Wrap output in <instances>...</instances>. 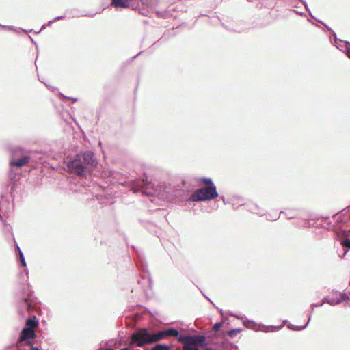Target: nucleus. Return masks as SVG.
Here are the masks:
<instances>
[{
	"label": "nucleus",
	"instance_id": "44",
	"mask_svg": "<svg viewBox=\"0 0 350 350\" xmlns=\"http://www.w3.org/2000/svg\"><path fill=\"white\" fill-rule=\"evenodd\" d=\"M20 149H21V148H19V147H16V148H14V149L12 150V151H13V152H15V151H16V150H19Z\"/></svg>",
	"mask_w": 350,
	"mask_h": 350
},
{
	"label": "nucleus",
	"instance_id": "35",
	"mask_svg": "<svg viewBox=\"0 0 350 350\" xmlns=\"http://www.w3.org/2000/svg\"><path fill=\"white\" fill-rule=\"evenodd\" d=\"M128 346L129 347H122L120 350H131V348L133 347H130L129 345H128Z\"/></svg>",
	"mask_w": 350,
	"mask_h": 350
},
{
	"label": "nucleus",
	"instance_id": "51",
	"mask_svg": "<svg viewBox=\"0 0 350 350\" xmlns=\"http://www.w3.org/2000/svg\"><path fill=\"white\" fill-rule=\"evenodd\" d=\"M122 344H123V342H122V340H120V342H118V345H122Z\"/></svg>",
	"mask_w": 350,
	"mask_h": 350
},
{
	"label": "nucleus",
	"instance_id": "53",
	"mask_svg": "<svg viewBox=\"0 0 350 350\" xmlns=\"http://www.w3.org/2000/svg\"><path fill=\"white\" fill-rule=\"evenodd\" d=\"M222 199H223V201L224 202L225 201V198L224 196H222Z\"/></svg>",
	"mask_w": 350,
	"mask_h": 350
},
{
	"label": "nucleus",
	"instance_id": "37",
	"mask_svg": "<svg viewBox=\"0 0 350 350\" xmlns=\"http://www.w3.org/2000/svg\"><path fill=\"white\" fill-rule=\"evenodd\" d=\"M202 294L211 303V304L215 306V304H213V301L208 296L205 295L204 293H202Z\"/></svg>",
	"mask_w": 350,
	"mask_h": 350
},
{
	"label": "nucleus",
	"instance_id": "17",
	"mask_svg": "<svg viewBox=\"0 0 350 350\" xmlns=\"http://www.w3.org/2000/svg\"><path fill=\"white\" fill-rule=\"evenodd\" d=\"M17 251L18 254V262L21 263V265L25 267H27V263L25 259V256L21 250V248L17 245Z\"/></svg>",
	"mask_w": 350,
	"mask_h": 350
},
{
	"label": "nucleus",
	"instance_id": "43",
	"mask_svg": "<svg viewBox=\"0 0 350 350\" xmlns=\"http://www.w3.org/2000/svg\"><path fill=\"white\" fill-rule=\"evenodd\" d=\"M53 22H54V21L51 20V21H49L46 23V25H49H49H51Z\"/></svg>",
	"mask_w": 350,
	"mask_h": 350
},
{
	"label": "nucleus",
	"instance_id": "52",
	"mask_svg": "<svg viewBox=\"0 0 350 350\" xmlns=\"http://www.w3.org/2000/svg\"><path fill=\"white\" fill-rule=\"evenodd\" d=\"M98 350H104V348H103V347H100V348L98 349Z\"/></svg>",
	"mask_w": 350,
	"mask_h": 350
},
{
	"label": "nucleus",
	"instance_id": "48",
	"mask_svg": "<svg viewBox=\"0 0 350 350\" xmlns=\"http://www.w3.org/2000/svg\"><path fill=\"white\" fill-rule=\"evenodd\" d=\"M141 54V53H139L137 55L133 57V59H135L137 56H139Z\"/></svg>",
	"mask_w": 350,
	"mask_h": 350
},
{
	"label": "nucleus",
	"instance_id": "14",
	"mask_svg": "<svg viewBox=\"0 0 350 350\" xmlns=\"http://www.w3.org/2000/svg\"><path fill=\"white\" fill-rule=\"evenodd\" d=\"M345 45H336V47L340 51L346 53L347 56L350 59V42L348 41L345 42Z\"/></svg>",
	"mask_w": 350,
	"mask_h": 350
},
{
	"label": "nucleus",
	"instance_id": "30",
	"mask_svg": "<svg viewBox=\"0 0 350 350\" xmlns=\"http://www.w3.org/2000/svg\"><path fill=\"white\" fill-rule=\"evenodd\" d=\"M294 12L299 16H306L305 14L301 11L294 10Z\"/></svg>",
	"mask_w": 350,
	"mask_h": 350
},
{
	"label": "nucleus",
	"instance_id": "25",
	"mask_svg": "<svg viewBox=\"0 0 350 350\" xmlns=\"http://www.w3.org/2000/svg\"><path fill=\"white\" fill-rule=\"evenodd\" d=\"M336 221L338 223H346L347 219L345 218L343 215H340L336 217Z\"/></svg>",
	"mask_w": 350,
	"mask_h": 350
},
{
	"label": "nucleus",
	"instance_id": "47",
	"mask_svg": "<svg viewBox=\"0 0 350 350\" xmlns=\"http://www.w3.org/2000/svg\"><path fill=\"white\" fill-rule=\"evenodd\" d=\"M219 312H220V314H221V316H224V310H223L222 309H220V310H219Z\"/></svg>",
	"mask_w": 350,
	"mask_h": 350
},
{
	"label": "nucleus",
	"instance_id": "42",
	"mask_svg": "<svg viewBox=\"0 0 350 350\" xmlns=\"http://www.w3.org/2000/svg\"><path fill=\"white\" fill-rule=\"evenodd\" d=\"M29 37L31 39L32 43L37 47V43L33 40L31 36H29Z\"/></svg>",
	"mask_w": 350,
	"mask_h": 350
},
{
	"label": "nucleus",
	"instance_id": "49",
	"mask_svg": "<svg viewBox=\"0 0 350 350\" xmlns=\"http://www.w3.org/2000/svg\"><path fill=\"white\" fill-rule=\"evenodd\" d=\"M188 350H199L198 348H188Z\"/></svg>",
	"mask_w": 350,
	"mask_h": 350
},
{
	"label": "nucleus",
	"instance_id": "32",
	"mask_svg": "<svg viewBox=\"0 0 350 350\" xmlns=\"http://www.w3.org/2000/svg\"><path fill=\"white\" fill-rule=\"evenodd\" d=\"M64 98H68V99H70V100H72L74 101H77V98H73V97H68V96H66L64 95H63Z\"/></svg>",
	"mask_w": 350,
	"mask_h": 350
},
{
	"label": "nucleus",
	"instance_id": "50",
	"mask_svg": "<svg viewBox=\"0 0 350 350\" xmlns=\"http://www.w3.org/2000/svg\"><path fill=\"white\" fill-rule=\"evenodd\" d=\"M204 350H213L211 347H206Z\"/></svg>",
	"mask_w": 350,
	"mask_h": 350
},
{
	"label": "nucleus",
	"instance_id": "29",
	"mask_svg": "<svg viewBox=\"0 0 350 350\" xmlns=\"http://www.w3.org/2000/svg\"><path fill=\"white\" fill-rule=\"evenodd\" d=\"M65 18V15L58 16L55 17L53 19V21H58V20H60V19H62V18Z\"/></svg>",
	"mask_w": 350,
	"mask_h": 350
},
{
	"label": "nucleus",
	"instance_id": "45",
	"mask_svg": "<svg viewBox=\"0 0 350 350\" xmlns=\"http://www.w3.org/2000/svg\"><path fill=\"white\" fill-rule=\"evenodd\" d=\"M105 350H113V348L111 346H109V347H106L105 349Z\"/></svg>",
	"mask_w": 350,
	"mask_h": 350
},
{
	"label": "nucleus",
	"instance_id": "10",
	"mask_svg": "<svg viewBox=\"0 0 350 350\" xmlns=\"http://www.w3.org/2000/svg\"><path fill=\"white\" fill-rule=\"evenodd\" d=\"M29 156L25 155L21 158L18 159L17 160H11L10 161V167H16L20 168L27 165L29 162Z\"/></svg>",
	"mask_w": 350,
	"mask_h": 350
},
{
	"label": "nucleus",
	"instance_id": "23",
	"mask_svg": "<svg viewBox=\"0 0 350 350\" xmlns=\"http://www.w3.org/2000/svg\"><path fill=\"white\" fill-rule=\"evenodd\" d=\"M333 35V38H334V42H332V37H330V40L332 42V43L336 46V45H338V42H342L343 41L342 40H340V39H338L337 38V36H336V33H335V31L333 30V31L331 32Z\"/></svg>",
	"mask_w": 350,
	"mask_h": 350
},
{
	"label": "nucleus",
	"instance_id": "16",
	"mask_svg": "<svg viewBox=\"0 0 350 350\" xmlns=\"http://www.w3.org/2000/svg\"><path fill=\"white\" fill-rule=\"evenodd\" d=\"M143 5L152 8L159 4V0H139Z\"/></svg>",
	"mask_w": 350,
	"mask_h": 350
},
{
	"label": "nucleus",
	"instance_id": "20",
	"mask_svg": "<svg viewBox=\"0 0 350 350\" xmlns=\"http://www.w3.org/2000/svg\"><path fill=\"white\" fill-rule=\"evenodd\" d=\"M200 182L206 184L204 187H216L211 178L204 177L200 179Z\"/></svg>",
	"mask_w": 350,
	"mask_h": 350
},
{
	"label": "nucleus",
	"instance_id": "2",
	"mask_svg": "<svg viewBox=\"0 0 350 350\" xmlns=\"http://www.w3.org/2000/svg\"><path fill=\"white\" fill-rule=\"evenodd\" d=\"M154 343L152 333L146 327L136 329L124 341L126 345L137 347H143Z\"/></svg>",
	"mask_w": 350,
	"mask_h": 350
},
{
	"label": "nucleus",
	"instance_id": "38",
	"mask_svg": "<svg viewBox=\"0 0 350 350\" xmlns=\"http://www.w3.org/2000/svg\"><path fill=\"white\" fill-rule=\"evenodd\" d=\"M202 294L211 303V304L215 306V304H213V301L208 296L205 295L204 293H202Z\"/></svg>",
	"mask_w": 350,
	"mask_h": 350
},
{
	"label": "nucleus",
	"instance_id": "6",
	"mask_svg": "<svg viewBox=\"0 0 350 350\" xmlns=\"http://www.w3.org/2000/svg\"><path fill=\"white\" fill-rule=\"evenodd\" d=\"M132 247L135 251L137 255L136 265L137 267L144 273L142 276V280H146L149 284L150 288H152L153 280L150 273L148 271V265L145 260L144 255L142 252L137 250L135 247L132 246Z\"/></svg>",
	"mask_w": 350,
	"mask_h": 350
},
{
	"label": "nucleus",
	"instance_id": "26",
	"mask_svg": "<svg viewBox=\"0 0 350 350\" xmlns=\"http://www.w3.org/2000/svg\"><path fill=\"white\" fill-rule=\"evenodd\" d=\"M340 295L342 299V301L343 300L347 301L350 299L349 296L346 293H340Z\"/></svg>",
	"mask_w": 350,
	"mask_h": 350
},
{
	"label": "nucleus",
	"instance_id": "13",
	"mask_svg": "<svg viewBox=\"0 0 350 350\" xmlns=\"http://www.w3.org/2000/svg\"><path fill=\"white\" fill-rule=\"evenodd\" d=\"M38 324L36 317L33 316L32 318H28L26 320L25 325L24 327H29V329H34V327Z\"/></svg>",
	"mask_w": 350,
	"mask_h": 350
},
{
	"label": "nucleus",
	"instance_id": "41",
	"mask_svg": "<svg viewBox=\"0 0 350 350\" xmlns=\"http://www.w3.org/2000/svg\"><path fill=\"white\" fill-rule=\"evenodd\" d=\"M229 314L232 317H236L237 319H240L239 316L237 315V314H233L232 312H229Z\"/></svg>",
	"mask_w": 350,
	"mask_h": 350
},
{
	"label": "nucleus",
	"instance_id": "22",
	"mask_svg": "<svg viewBox=\"0 0 350 350\" xmlns=\"http://www.w3.org/2000/svg\"><path fill=\"white\" fill-rule=\"evenodd\" d=\"M341 245L349 250L350 249V239L349 238H344V239H342L341 240Z\"/></svg>",
	"mask_w": 350,
	"mask_h": 350
},
{
	"label": "nucleus",
	"instance_id": "46",
	"mask_svg": "<svg viewBox=\"0 0 350 350\" xmlns=\"http://www.w3.org/2000/svg\"><path fill=\"white\" fill-rule=\"evenodd\" d=\"M95 14H85V16H90V17H93V16H94Z\"/></svg>",
	"mask_w": 350,
	"mask_h": 350
},
{
	"label": "nucleus",
	"instance_id": "12",
	"mask_svg": "<svg viewBox=\"0 0 350 350\" xmlns=\"http://www.w3.org/2000/svg\"><path fill=\"white\" fill-rule=\"evenodd\" d=\"M248 211L252 212V213L258 214V215H263L264 211L261 209L257 204H250L247 205Z\"/></svg>",
	"mask_w": 350,
	"mask_h": 350
},
{
	"label": "nucleus",
	"instance_id": "55",
	"mask_svg": "<svg viewBox=\"0 0 350 350\" xmlns=\"http://www.w3.org/2000/svg\"><path fill=\"white\" fill-rule=\"evenodd\" d=\"M0 26H1V27H3V25H1V24H0Z\"/></svg>",
	"mask_w": 350,
	"mask_h": 350
},
{
	"label": "nucleus",
	"instance_id": "7",
	"mask_svg": "<svg viewBox=\"0 0 350 350\" xmlns=\"http://www.w3.org/2000/svg\"><path fill=\"white\" fill-rule=\"evenodd\" d=\"M154 342L163 340L165 338L176 337L178 341V338L182 334H180L179 331L174 327H169L157 331L155 333H152Z\"/></svg>",
	"mask_w": 350,
	"mask_h": 350
},
{
	"label": "nucleus",
	"instance_id": "3",
	"mask_svg": "<svg viewBox=\"0 0 350 350\" xmlns=\"http://www.w3.org/2000/svg\"><path fill=\"white\" fill-rule=\"evenodd\" d=\"M219 196L216 187H201L191 194V200L193 202L211 201Z\"/></svg>",
	"mask_w": 350,
	"mask_h": 350
},
{
	"label": "nucleus",
	"instance_id": "24",
	"mask_svg": "<svg viewBox=\"0 0 350 350\" xmlns=\"http://www.w3.org/2000/svg\"><path fill=\"white\" fill-rule=\"evenodd\" d=\"M223 326V323L221 322H217L214 324L213 328L215 331H219Z\"/></svg>",
	"mask_w": 350,
	"mask_h": 350
},
{
	"label": "nucleus",
	"instance_id": "8",
	"mask_svg": "<svg viewBox=\"0 0 350 350\" xmlns=\"http://www.w3.org/2000/svg\"><path fill=\"white\" fill-rule=\"evenodd\" d=\"M36 337V334L34 329L23 327L19 334L16 345L17 347L20 348L22 342H25L27 345H31L32 340Z\"/></svg>",
	"mask_w": 350,
	"mask_h": 350
},
{
	"label": "nucleus",
	"instance_id": "11",
	"mask_svg": "<svg viewBox=\"0 0 350 350\" xmlns=\"http://www.w3.org/2000/svg\"><path fill=\"white\" fill-rule=\"evenodd\" d=\"M342 299L340 298H333V297H323L321 300V302L319 304V306H323L324 304H328L331 306H336L341 304Z\"/></svg>",
	"mask_w": 350,
	"mask_h": 350
},
{
	"label": "nucleus",
	"instance_id": "34",
	"mask_svg": "<svg viewBox=\"0 0 350 350\" xmlns=\"http://www.w3.org/2000/svg\"><path fill=\"white\" fill-rule=\"evenodd\" d=\"M247 322L251 323H252V324H253V326H252V327H251V328H252V329H255V327H254L256 325V323L254 321H251V320H247Z\"/></svg>",
	"mask_w": 350,
	"mask_h": 350
},
{
	"label": "nucleus",
	"instance_id": "36",
	"mask_svg": "<svg viewBox=\"0 0 350 350\" xmlns=\"http://www.w3.org/2000/svg\"><path fill=\"white\" fill-rule=\"evenodd\" d=\"M46 26H47V25H46V23H45V24H43V25H42L41 29H40V31H36L35 33H40V32L41 31V30H42V29H45Z\"/></svg>",
	"mask_w": 350,
	"mask_h": 350
},
{
	"label": "nucleus",
	"instance_id": "9",
	"mask_svg": "<svg viewBox=\"0 0 350 350\" xmlns=\"http://www.w3.org/2000/svg\"><path fill=\"white\" fill-rule=\"evenodd\" d=\"M191 189L183 185H178L173 191V195L177 198L180 202H192L191 198Z\"/></svg>",
	"mask_w": 350,
	"mask_h": 350
},
{
	"label": "nucleus",
	"instance_id": "33",
	"mask_svg": "<svg viewBox=\"0 0 350 350\" xmlns=\"http://www.w3.org/2000/svg\"><path fill=\"white\" fill-rule=\"evenodd\" d=\"M319 304L313 303L311 304V307L312 308V310H314V307H320Z\"/></svg>",
	"mask_w": 350,
	"mask_h": 350
},
{
	"label": "nucleus",
	"instance_id": "27",
	"mask_svg": "<svg viewBox=\"0 0 350 350\" xmlns=\"http://www.w3.org/2000/svg\"><path fill=\"white\" fill-rule=\"evenodd\" d=\"M316 21H318L319 23H321V24H323L325 26L326 30H327V31H329L330 32L333 31V29L329 26H328L326 23L323 22L322 21L319 20L317 18Z\"/></svg>",
	"mask_w": 350,
	"mask_h": 350
},
{
	"label": "nucleus",
	"instance_id": "40",
	"mask_svg": "<svg viewBox=\"0 0 350 350\" xmlns=\"http://www.w3.org/2000/svg\"><path fill=\"white\" fill-rule=\"evenodd\" d=\"M202 294L211 303V304L215 306V304H213V301L208 296L205 295L204 293H202Z\"/></svg>",
	"mask_w": 350,
	"mask_h": 350
},
{
	"label": "nucleus",
	"instance_id": "21",
	"mask_svg": "<svg viewBox=\"0 0 350 350\" xmlns=\"http://www.w3.org/2000/svg\"><path fill=\"white\" fill-rule=\"evenodd\" d=\"M242 329L241 328L232 329L228 332V335L231 338H234V336H237V334L240 333Z\"/></svg>",
	"mask_w": 350,
	"mask_h": 350
},
{
	"label": "nucleus",
	"instance_id": "39",
	"mask_svg": "<svg viewBox=\"0 0 350 350\" xmlns=\"http://www.w3.org/2000/svg\"><path fill=\"white\" fill-rule=\"evenodd\" d=\"M202 294L211 303V304L215 306V304H213V301L208 296L205 295L204 293H202Z\"/></svg>",
	"mask_w": 350,
	"mask_h": 350
},
{
	"label": "nucleus",
	"instance_id": "1",
	"mask_svg": "<svg viewBox=\"0 0 350 350\" xmlns=\"http://www.w3.org/2000/svg\"><path fill=\"white\" fill-rule=\"evenodd\" d=\"M98 165L95 154L90 151L81 152L77 154L67 163V169L72 174L83 176L92 172Z\"/></svg>",
	"mask_w": 350,
	"mask_h": 350
},
{
	"label": "nucleus",
	"instance_id": "31",
	"mask_svg": "<svg viewBox=\"0 0 350 350\" xmlns=\"http://www.w3.org/2000/svg\"><path fill=\"white\" fill-rule=\"evenodd\" d=\"M31 347V350H40L38 347H35L32 345V342L31 345H29Z\"/></svg>",
	"mask_w": 350,
	"mask_h": 350
},
{
	"label": "nucleus",
	"instance_id": "15",
	"mask_svg": "<svg viewBox=\"0 0 350 350\" xmlns=\"http://www.w3.org/2000/svg\"><path fill=\"white\" fill-rule=\"evenodd\" d=\"M150 350H174L171 346L165 343H157Z\"/></svg>",
	"mask_w": 350,
	"mask_h": 350
},
{
	"label": "nucleus",
	"instance_id": "19",
	"mask_svg": "<svg viewBox=\"0 0 350 350\" xmlns=\"http://www.w3.org/2000/svg\"><path fill=\"white\" fill-rule=\"evenodd\" d=\"M262 331L265 332H275V331H278L280 329V326H274V325H271V326H267V325H262Z\"/></svg>",
	"mask_w": 350,
	"mask_h": 350
},
{
	"label": "nucleus",
	"instance_id": "18",
	"mask_svg": "<svg viewBox=\"0 0 350 350\" xmlns=\"http://www.w3.org/2000/svg\"><path fill=\"white\" fill-rule=\"evenodd\" d=\"M310 319H311V314H309V317H308V320L307 321V323L303 325V326H298V325H293L291 324L290 325V327L293 329V330H295V331H301V330H304L305 329L308 325L309 324V322L310 321Z\"/></svg>",
	"mask_w": 350,
	"mask_h": 350
},
{
	"label": "nucleus",
	"instance_id": "28",
	"mask_svg": "<svg viewBox=\"0 0 350 350\" xmlns=\"http://www.w3.org/2000/svg\"><path fill=\"white\" fill-rule=\"evenodd\" d=\"M13 167H11L10 170H9V176H10V178L11 180H12L14 178V176H13V169H12Z\"/></svg>",
	"mask_w": 350,
	"mask_h": 350
},
{
	"label": "nucleus",
	"instance_id": "5",
	"mask_svg": "<svg viewBox=\"0 0 350 350\" xmlns=\"http://www.w3.org/2000/svg\"><path fill=\"white\" fill-rule=\"evenodd\" d=\"M33 291L29 286L23 287L21 292V299L19 304L18 314L21 317L25 316L26 312H32L33 310Z\"/></svg>",
	"mask_w": 350,
	"mask_h": 350
},
{
	"label": "nucleus",
	"instance_id": "54",
	"mask_svg": "<svg viewBox=\"0 0 350 350\" xmlns=\"http://www.w3.org/2000/svg\"><path fill=\"white\" fill-rule=\"evenodd\" d=\"M249 2H252L254 0H247Z\"/></svg>",
	"mask_w": 350,
	"mask_h": 350
},
{
	"label": "nucleus",
	"instance_id": "4",
	"mask_svg": "<svg viewBox=\"0 0 350 350\" xmlns=\"http://www.w3.org/2000/svg\"><path fill=\"white\" fill-rule=\"evenodd\" d=\"M178 342L183 344V350L188 348L204 347L206 345V337L202 334H182Z\"/></svg>",
	"mask_w": 350,
	"mask_h": 350
}]
</instances>
